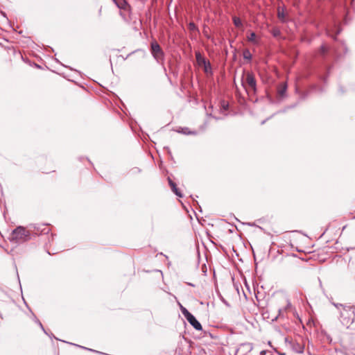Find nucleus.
Listing matches in <instances>:
<instances>
[{
  "label": "nucleus",
  "mask_w": 355,
  "mask_h": 355,
  "mask_svg": "<svg viewBox=\"0 0 355 355\" xmlns=\"http://www.w3.org/2000/svg\"><path fill=\"white\" fill-rule=\"evenodd\" d=\"M340 310V320L343 325L349 327L355 321V306L334 304Z\"/></svg>",
  "instance_id": "obj_1"
},
{
  "label": "nucleus",
  "mask_w": 355,
  "mask_h": 355,
  "mask_svg": "<svg viewBox=\"0 0 355 355\" xmlns=\"http://www.w3.org/2000/svg\"><path fill=\"white\" fill-rule=\"evenodd\" d=\"M31 239V233L25 227L19 226L12 230L10 241L15 243H22Z\"/></svg>",
  "instance_id": "obj_2"
},
{
  "label": "nucleus",
  "mask_w": 355,
  "mask_h": 355,
  "mask_svg": "<svg viewBox=\"0 0 355 355\" xmlns=\"http://www.w3.org/2000/svg\"><path fill=\"white\" fill-rule=\"evenodd\" d=\"M195 54L198 64L204 67L206 73H211L212 71L209 61L207 60L199 51H196Z\"/></svg>",
  "instance_id": "obj_3"
},
{
  "label": "nucleus",
  "mask_w": 355,
  "mask_h": 355,
  "mask_svg": "<svg viewBox=\"0 0 355 355\" xmlns=\"http://www.w3.org/2000/svg\"><path fill=\"white\" fill-rule=\"evenodd\" d=\"M151 53L154 58L157 61H162L164 59V52L157 42L151 43Z\"/></svg>",
  "instance_id": "obj_4"
},
{
  "label": "nucleus",
  "mask_w": 355,
  "mask_h": 355,
  "mask_svg": "<svg viewBox=\"0 0 355 355\" xmlns=\"http://www.w3.org/2000/svg\"><path fill=\"white\" fill-rule=\"evenodd\" d=\"M245 83H246L254 92L257 90V82L252 73L248 72L245 76Z\"/></svg>",
  "instance_id": "obj_5"
},
{
  "label": "nucleus",
  "mask_w": 355,
  "mask_h": 355,
  "mask_svg": "<svg viewBox=\"0 0 355 355\" xmlns=\"http://www.w3.org/2000/svg\"><path fill=\"white\" fill-rule=\"evenodd\" d=\"M187 321L190 323L191 325L193 327V328L196 330L200 331L202 329L201 324L196 320L195 316L191 314L189 315L187 318Z\"/></svg>",
  "instance_id": "obj_6"
},
{
  "label": "nucleus",
  "mask_w": 355,
  "mask_h": 355,
  "mask_svg": "<svg viewBox=\"0 0 355 355\" xmlns=\"http://www.w3.org/2000/svg\"><path fill=\"white\" fill-rule=\"evenodd\" d=\"M168 183L172 191L179 197H182V194L178 190L175 182H173L170 178H168Z\"/></svg>",
  "instance_id": "obj_7"
},
{
  "label": "nucleus",
  "mask_w": 355,
  "mask_h": 355,
  "mask_svg": "<svg viewBox=\"0 0 355 355\" xmlns=\"http://www.w3.org/2000/svg\"><path fill=\"white\" fill-rule=\"evenodd\" d=\"M113 2L116 5V6L120 9L126 10L128 6V3L123 0L121 3H118L116 0H112Z\"/></svg>",
  "instance_id": "obj_8"
},
{
  "label": "nucleus",
  "mask_w": 355,
  "mask_h": 355,
  "mask_svg": "<svg viewBox=\"0 0 355 355\" xmlns=\"http://www.w3.org/2000/svg\"><path fill=\"white\" fill-rule=\"evenodd\" d=\"M248 40L249 42L254 44H258V41L257 40V36H256V34L254 33V32H252L248 36Z\"/></svg>",
  "instance_id": "obj_9"
},
{
  "label": "nucleus",
  "mask_w": 355,
  "mask_h": 355,
  "mask_svg": "<svg viewBox=\"0 0 355 355\" xmlns=\"http://www.w3.org/2000/svg\"><path fill=\"white\" fill-rule=\"evenodd\" d=\"M233 23L236 27L240 28L243 26V24L240 18L234 16L232 18Z\"/></svg>",
  "instance_id": "obj_10"
},
{
  "label": "nucleus",
  "mask_w": 355,
  "mask_h": 355,
  "mask_svg": "<svg viewBox=\"0 0 355 355\" xmlns=\"http://www.w3.org/2000/svg\"><path fill=\"white\" fill-rule=\"evenodd\" d=\"M277 17L279 18V19L282 21V22H285L286 21V19H285V13L284 12L283 10H280V8L278 9L277 10Z\"/></svg>",
  "instance_id": "obj_11"
},
{
  "label": "nucleus",
  "mask_w": 355,
  "mask_h": 355,
  "mask_svg": "<svg viewBox=\"0 0 355 355\" xmlns=\"http://www.w3.org/2000/svg\"><path fill=\"white\" fill-rule=\"evenodd\" d=\"M304 349V347L301 345L296 344L293 345V349L299 354L303 353Z\"/></svg>",
  "instance_id": "obj_12"
},
{
  "label": "nucleus",
  "mask_w": 355,
  "mask_h": 355,
  "mask_svg": "<svg viewBox=\"0 0 355 355\" xmlns=\"http://www.w3.org/2000/svg\"><path fill=\"white\" fill-rule=\"evenodd\" d=\"M270 33L275 37H279L281 35V31L277 28H272Z\"/></svg>",
  "instance_id": "obj_13"
},
{
  "label": "nucleus",
  "mask_w": 355,
  "mask_h": 355,
  "mask_svg": "<svg viewBox=\"0 0 355 355\" xmlns=\"http://www.w3.org/2000/svg\"><path fill=\"white\" fill-rule=\"evenodd\" d=\"M180 310L182 311V313L183 314V315L185 317V318L187 319L189 315H191V313L184 306H182V305H180Z\"/></svg>",
  "instance_id": "obj_14"
},
{
  "label": "nucleus",
  "mask_w": 355,
  "mask_h": 355,
  "mask_svg": "<svg viewBox=\"0 0 355 355\" xmlns=\"http://www.w3.org/2000/svg\"><path fill=\"white\" fill-rule=\"evenodd\" d=\"M243 347H245L248 351H251L253 348L252 343H245L243 345Z\"/></svg>",
  "instance_id": "obj_15"
},
{
  "label": "nucleus",
  "mask_w": 355,
  "mask_h": 355,
  "mask_svg": "<svg viewBox=\"0 0 355 355\" xmlns=\"http://www.w3.org/2000/svg\"><path fill=\"white\" fill-rule=\"evenodd\" d=\"M286 307L282 308V309H279L278 310V311H279L278 317H283L284 316V312L286 311Z\"/></svg>",
  "instance_id": "obj_16"
},
{
  "label": "nucleus",
  "mask_w": 355,
  "mask_h": 355,
  "mask_svg": "<svg viewBox=\"0 0 355 355\" xmlns=\"http://www.w3.org/2000/svg\"><path fill=\"white\" fill-rule=\"evenodd\" d=\"M189 29L191 30V31H195L197 29V27L195 25L194 23L193 22H190L189 24Z\"/></svg>",
  "instance_id": "obj_17"
},
{
  "label": "nucleus",
  "mask_w": 355,
  "mask_h": 355,
  "mask_svg": "<svg viewBox=\"0 0 355 355\" xmlns=\"http://www.w3.org/2000/svg\"><path fill=\"white\" fill-rule=\"evenodd\" d=\"M187 130H188V128H185V129H184V130H183L182 132H183L184 134H186V135H189V134H191V132H189V131H187Z\"/></svg>",
  "instance_id": "obj_18"
},
{
  "label": "nucleus",
  "mask_w": 355,
  "mask_h": 355,
  "mask_svg": "<svg viewBox=\"0 0 355 355\" xmlns=\"http://www.w3.org/2000/svg\"><path fill=\"white\" fill-rule=\"evenodd\" d=\"M244 58H248V59H250L251 58V55L249 52H248V55L245 54L244 55Z\"/></svg>",
  "instance_id": "obj_19"
},
{
  "label": "nucleus",
  "mask_w": 355,
  "mask_h": 355,
  "mask_svg": "<svg viewBox=\"0 0 355 355\" xmlns=\"http://www.w3.org/2000/svg\"><path fill=\"white\" fill-rule=\"evenodd\" d=\"M321 51H322V53H324L327 51V49H326L324 46H321Z\"/></svg>",
  "instance_id": "obj_20"
},
{
  "label": "nucleus",
  "mask_w": 355,
  "mask_h": 355,
  "mask_svg": "<svg viewBox=\"0 0 355 355\" xmlns=\"http://www.w3.org/2000/svg\"><path fill=\"white\" fill-rule=\"evenodd\" d=\"M38 324H40V327L42 329V330L45 332V330H44V327H43V326H42V323H41L40 321H38Z\"/></svg>",
  "instance_id": "obj_21"
},
{
  "label": "nucleus",
  "mask_w": 355,
  "mask_h": 355,
  "mask_svg": "<svg viewBox=\"0 0 355 355\" xmlns=\"http://www.w3.org/2000/svg\"><path fill=\"white\" fill-rule=\"evenodd\" d=\"M285 90H286V87L281 91V94H282L284 92Z\"/></svg>",
  "instance_id": "obj_22"
},
{
  "label": "nucleus",
  "mask_w": 355,
  "mask_h": 355,
  "mask_svg": "<svg viewBox=\"0 0 355 355\" xmlns=\"http://www.w3.org/2000/svg\"><path fill=\"white\" fill-rule=\"evenodd\" d=\"M291 306L290 302H288V304H287V306Z\"/></svg>",
  "instance_id": "obj_23"
}]
</instances>
